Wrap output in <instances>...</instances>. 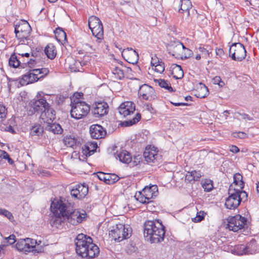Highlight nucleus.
Segmentation results:
<instances>
[{
  "label": "nucleus",
  "mask_w": 259,
  "mask_h": 259,
  "mask_svg": "<svg viewBox=\"0 0 259 259\" xmlns=\"http://www.w3.org/2000/svg\"><path fill=\"white\" fill-rule=\"evenodd\" d=\"M76 252L82 258L91 259L96 257L100 252L99 248L93 243L92 238L83 234H78L75 240Z\"/></svg>",
  "instance_id": "obj_1"
},
{
  "label": "nucleus",
  "mask_w": 259,
  "mask_h": 259,
  "mask_svg": "<svg viewBox=\"0 0 259 259\" xmlns=\"http://www.w3.org/2000/svg\"><path fill=\"white\" fill-rule=\"evenodd\" d=\"M165 227L159 220L147 221L144 225V236L151 243L162 241L165 235Z\"/></svg>",
  "instance_id": "obj_2"
},
{
  "label": "nucleus",
  "mask_w": 259,
  "mask_h": 259,
  "mask_svg": "<svg viewBox=\"0 0 259 259\" xmlns=\"http://www.w3.org/2000/svg\"><path fill=\"white\" fill-rule=\"evenodd\" d=\"M73 207V204L63 198L55 199L51 205L52 212L55 215H61L64 219L68 213H70Z\"/></svg>",
  "instance_id": "obj_3"
},
{
  "label": "nucleus",
  "mask_w": 259,
  "mask_h": 259,
  "mask_svg": "<svg viewBox=\"0 0 259 259\" xmlns=\"http://www.w3.org/2000/svg\"><path fill=\"white\" fill-rule=\"evenodd\" d=\"M74 104H71L70 111L72 117L79 119L86 116L90 110V106L83 101H77Z\"/></svg>",
  "instance_id": "obj_4"
},
{
  "label": "nucleus",
  "mask_w": 259,
  "mask_h": 259,
  "mask_svg": "<svg viewBox=\"0 0 259 259\" xmlns=\"http://www.w3.org/2000/svg\"><path fill=\"white\" fill-rule=\"evenodd\" d=\"M131 229L126 228L124 225L119 224L112 227L109 230V234L115 240L120 242L131 236Z\"/></svg>",
  "instance_id": "obj_5"
},
{
  "label": "nucleus",
  "mask_w": 259,
  "mask_h": 259,
  "mask_svg": "<svg viewBox=\"0 0 259 259\" xmlns=\"http://www.w3.org/2000/svg\"><path fill=\"white\" fill-rule=\"evenodd\" d=\"M227 228L233 232H237L247 227V219L240 214L229 217L227 219Z\"/></svg>",
  "instance_id": "obj_6"
},
{
  "label": "nucleus",
  "mask_w": 259,
  "mask_h": 259,
  "mask_svg": "<svg viewBox=\"0 0 259 259\" xmlns=\"http://www.w3.org/2000/svg\"><path fill=\"white\" fill-rule=\"evenodd\" d=\"M246 56V51L244 45L241 43H233L230 46L229 56L232 60L241 61L245 58Z\"/></svg>",
  "instance_id": "obj_7"
},
{
  "label": "nucleus",
  "mask_w": 259,
  "mask_h": 259,
  "mask_svg": "<svg viewBox=\"0 0 259 259\" xmlns=\"http://www.w3.org/2000/svg\"><path fill=\"white\" fill-rule=\"evenodd\" d=\"M229 196L226 199L225 207L229 209H235L240 205L239 198L236 191V188L230 185L228 190Z\"/></svg>",
  "instance_id": "obj_8"
},
{
  "label": "nucleus",
  "mask_w": 259,
  "mask_h": 259,
  "mask_svg": "<svg viewBox=\"0 0 259 259\" xmlns=\"http://www.w3.org/2000/svg\"><path fill=\"white\" fill-rule=\"evenodd\" d=\"M87 213L83 210L79 211L78 209H74V207L70 213H68L64 220H66L70 224L76 226L81 223L86 218Z\"/></svg>",
  "instance_id": "obj_9"
},
{
  "label": "nucleus",
  "mask_w": 259,
  "mask_h": 259,
  "mask_svg": "<svg viewBox=\"0 0 259 259\" xmlns=\"http://www.w3.org/2000/svg\"><path fill=\"white\" fill-rule=\"evenodd\" d=\"M138 95L145 100L153 101L157 98L154 89L151 86L144 84L139 87Z\"/></svg>",
  "instance_id": "obj_10"
},
{
  "label": "nucleus",
  "mask_w": 259,
  "mask_h": 259,
  "mask_svg": "<svg viewBox=\"0 0 259 259\" xmlns=\"http://www.w3.org/2000/svg\"><path fill=\"white\" fill-rule=\"evenodd\" d=\"M108 107L105 102H96L93 105L92 113L95 117H102L108 113Z\"/></svg>",
  "instance_id": "obj_11"
},
{
  "label": "nucleus",
  "mask_w": 259,
  "mask_h": 259,
  "mask_svg": "<svg viewBox=\"0 0 259 259\" xmlns=\"http://www.w3.org/2000/svg\"><path fill=\"white\" fill-rule=\"evenodd\" d=\"M89 192L88 186L85 184H78L74 186L71 190L70 194L72 197L81 199L84 198Z\"/></svg>",
  "instance_id": "obj_12"
},
{
  "label": "nucleus",
  "mask_w": 259,
  "mask_h": 259,
  "mask_svg": "<svg viewBox=\"0 0 259 259\" xmlns=\"http://www.w3.org/2000/svg\"><path fill=\"white\" fill-rule=\"evenodd\" d=\"M121 54L124 60L131 64H135L138 62L139 54L132 48H127L124 49Z\"/></svg>",
  "instance_id": "obj_13"
},
{
  "label": "nucleus",
  "mask_w": 259,
  "mask_h": 259,
  "mask_svg": "<svg viewBox=\"0 0 259 259\" xmlns=\"http://www.w3.org/2000/svg\"><path fill=\"white\" fill-rule=\"evenodd\" d=\"M37 97V100L34 101L32 105L35 112H40L41 113L50 105L47 102V98L44 96H41L39 93H38Z\"/></svg>",
  "instance_id": "obj_14"
},
{
  "label": "nucleus",
  "mask_w": 259,
  "mask_h": 259,
  "mask_svg": "<svg viewBox=\"0 0 259 259\" xmlns=\"http://www.w3.org/2000/svg\"><path fill=\"white\" fill-rule=\"evenodd\" d=\"M118 109L120 114L125 117L134 113L135 111V105L132 102H125L120 104Z\"/></svg>",
  "instance_id": "obj_15"
},
{
  "label": "nucleus",
  "mask_w": 259,
  "mask_h": 259,
  "mask_svg": "<svg viewBox=\"0 0 259 259\" xmlns=\"http://www.w3.org/2000/svg\"><path fill=\"white\" fill-rule=\"evenodd\" d=\"M90 133L91 137L95 139L104 138L106 134V130L100 125L93 124L90 127Z\"/></svg>",
  "instance_id": "obj_16"
},
{
  "label": "nucleus",
  "mask_w": 259,
  "mask_h": 259,
  "mask_svg": "<svg viewBox=\"0 0 259 259\" xmlns=\"http://www.w3.org/2000/svg\"><path fill=\"white\" fill-rule=\"evenodd\" d=\"M99 180L108 185L113 184L119 180V177L114 174H106L103 172H97Z\"/></svg>",
  "instance_id": "obj_17"
},
{
  "label": "nucleus",
  "mask_w": 259,
  "mask_h": 259,
  "mask_svg": "<svg viewBox=\"0 0 259 259\" xmlns=\"http://www.w3.org/2000/svg\"><path fill=\"white\" fill-rule=\"evenodd\" d=\"M192 5L190 0H180L179 3H174L175 8L178 9L180 13H187L188 17L190 16V10L192 9Z\"/></svg>",
  "instance_id": "obj_18"
},
{
  "label": "nucleus",
  "mask_w": 259,
  "mask_h": 259,
  "mask_svg": "<svg viewBox=\"0 0 259 259\" xmlns=\"http://www.w3.org/2000/svg\"><path fill=\"white\" fill-rule=\"evenodd\" d=\"M40 117L44 122L50 123L55 119L56 112L49 105L46 109L42 111Z\"/></svg>",
  "instance_id": "obj_19"
},
{
  "label": "nucleus",
  "mask_w": 259,
  "mask_h": 259,
  "mask_svg": "<svg viewBox=\"0 0 259 259\" xmlns=\"http://www.w3.org/2000/svg\"><path fill=\"white\" fill-rule=\"evenodd\" d=\"M43 77L44 75H41L40 77L34 76V75L32 73L31 71L30 70L27 74L22 76V77L19 82L22 85H27L29 83H32L36 82L40 78Z\"/></svg>",
  "instance_id": "obj_20"
},
{
  "label": "nucleus",
  "mask_w": 259,
  "mask_h": 259,
  "mask_svg": "<svg viewBox=\"0 0 259 259\" xmlns=\"http://www.w3.org/2000/svg\"><path fill=\"white\" fill-rule=\"evenodd\" d=\"M97 147L96 142H87L82 147V153L86 156H90L95 153Z\"/></svg>",
  "instance_id": "obj_21"
},
{
  "label": "nucleus",
  "mask_w": 259,
  "mask_h": 259,
  "mask_svg": "<svg viewBox=\"0 0 259 259\" xmlns=\"http://www.w3.org/2000/svg\"><path fill=\"white\" fill-rule=\"evenodd\" d=\"M143 155L148 163L153 162L158 156L157 151L155 149L146 148Z\"/></svg>",
  "instance_id": "obj_22"
},
{
  "label": "nucleus",
  "mask_w": 259,
  "mask_h": 259,
  "mask_svg": "<svg viewBox=\"0 0 259 259\" xmlns=\"http://www.w3.org/2000/svg\"><path fill=\"white\" fill-rule=\"evenodd\" d=\"M31 27L27 21L22 20L15 24V33L20 31H30Z\"/></svg>",
  "instance_id": "obj_23"
},
{
  "label": "nucleus",
  "mask_w": 259,
  "mask_h": 259,
  "mask_svg": "<svg viewBox=\"0 0 259 259\" xmlns=\"http://www.w3.org/2000/svg\"><path fill=\"white\" fill-rule=\"evenodd\" d=\"M116 158H118L120 161L128 164L132 161V156L126 150H121L117 154Z\"/></svg>",
  "instance_id": "obj_24"
},
{
  "label": "nucleus",
  "mask_w": 259,
  "mask_h": 259,
  "mask_svg": "<svg viewBox=\"0 0 259 259\" xmlns=\"http://www.w3.org/2000/svg\"><path fill=\"white\" fill-rule=\"evenodd\" d=\"M171 74L173 77L177 79H182L184 76V72L180 65L173 64L171 66Z\"/></svg>",
  "instance_id": "obj_25"
},
{
  "label": "nucleus",
  "mask_w": 259,
  "mask_h": 259,
  "mask_svg": "<svg viewBox=\"0 0 259 259\" xmlns=\"http://www.w3.org/2000/svg\"><path fill=\"white\" fill-rule=\"evenodd\" d=\"M16 248L20 251L24 252H30V248L29 247L27 241H26V238L18 240L16 244Z\"/></svg>",
  "instance_id": "obj_26"
},
{
  "label": "nucleus",
  "mask_w": 259,
  "mask_h": 259,
  "mask_svg": "<svg viewBox=\"0 0 259 259\" xmlns=\"http://www.w3.org/2000/svg\"><path fill=\"white\" fill-rule=\"evenodd\" d=\"M202 177V174L200 171L192 170L191 172H188L186 175V180L191 182L192 181H199Z\"/></svg>",
  "instance_id": "obj_27"
},
{
  "label": "nucleus",
  "mask_w": 259,
  "mask_h": 259,
  "mask_svg": "<svg viewBox=\"0 0 259 259\" xmlns=\"http://www.w3.org/2000/svg\"><path fill=\"white\" fill-rule=\"evenodd\" d=\"M47 128L54 134H61L63 132V129L61 125L56 122L47 123Z\"/></svg>",
  "instance_id": "obj_28"
},
{
  "label": "nucleus",
  "mask_w": 259,
  "mask_h": 259,
  "mask_svg": "<svg viewBox=\"0 0 259 259\" xmlns=\"http://www.w3.org/2000/svg\"><path fill=\"white\" fill-rule=\"evenodd\" d=\"M245 245L246 254H254L257 251V247L256 242L254 239H252Z\"/></svg>",
  "instance_id": "obj_29"
},
{
  "label": "nucleus",
  "mask_w": 259,
  "mask_h": 259,
  "mask_svg": "<svg viewBox=\"0 0 259 259\" xmlns=\"http://www.w3.org/2000/svg\"><path fill=\"white\" fill-rule=\"evenodd\" d=\"M94 36L97 37L98 40H101L103 37V26L102 23L100 24L98 26L95 27L91 29Z\"/></svg>",
  "instance_id": "obj_30"
},
{
  "label": "nucleus",
  "mask_w": 259,
  "mask_h": 259,
  "mask_svg": "<svg viewBox=\"0 0 259 259\" xmlns=\"http://www.w3.org/2000/svg\"><path fill=\"white\" fill-rule=\"evenodd\" d=\"M234 181L233 184L231 185H234L238 187V188H240V189H242L244 188V182L243 181V177L241 174L239 173H236L233 176Z\"/></svg>",
  "instance_id": "obj_31"
},
{
  "label": "nucleus",
  "mask_w": 259,
  "mask_h": 259,
  "mask_svg": "<svg viewBox=\"0 0 259 259\" xmlns=\"http://www.w3.org/2000/svg\"><path fill=\"white\" fill-rule=\"evenodd\" d=\"M44 133V128L39 124H35L30 130V134L32 136H40Z\"/></svg>",
  "instance_id": "obj_32"
},
{
  "label": "nucleus",
  "mask_w": 259,
  "mask_h": 259,
  "mask_svg": "<svg viewBox=\"0 0 259 259\" xmlns=\"http://www.w3.org/2000/svg\"><path fill=\"white\" fill-rule=\"evenodd\" d=\"M187 48H186L182 43L180 42V41H177L176 43V45H174V44H172L170 46V50L172 52V55L173 56H178L179 51H181V49H183L184 51H185L186 49Z\"/></svg>",
  "instance_id": "obj_33"
},
{
  "label": "nucleus",
  "mask_w": 259,
  "mask_h": 259,
  "mask_svg": "<svg viewBox=\"0 0 259 259\" xmlns=\"http://www.w3.org/2000/svg\"><path fill=\"white\" fill-rule=\"evenodd\" d=\"M45 53L47 57L50 59H53L55 58L57 52L55 50V47L53 44H49L45 48Z\"/></svg>",
  "instance_id": "obj_34"
},
{
  "label": "nucleus",
  "mask_w": 259,
  "mask_h": 259,
  "mask_svg": "<svg viewBox=\"0 0 259 259\" xmlns=\"http://www.w3.org/2000/svg\"><path fill=\"white\" fill-rule=\"evenodd\" d=\"M55 37L59 41H62L66 39V32L61 27H58L54 31Z\"/></svg>",
  "instance_id": "obj_35"
},
{
  "label": "nucleus",
  "mask_w": 259,
  "mask_h": 259,
  "mask_svg": "<svg viewBox=\"0 0 259 259\" xmlns=\"http://www.w3.org/2000/svg\"><path fill=\"white\" fill-rule=\"evenodd\" d=\"M154 81L156 82H158L159 85L164 89L167 90V91L169 93L174 92L175 91L173 90V88L171 87L170 84L167 83L166 81L164 79H154Z\"/></svg>",
  "instance_id": "obj_36"
},
{
  "label": "nucleus",
  "mask_w": 259,
  "mask_h": 259,
  "mask_svg": "<svg viewBox=\"0 0 259 259\" xmlns=\"http://www.w3.org/2000/svg\"><path fill=\"white\" fill-rule=\"evenodd\" d=\"M141 116L140 113H137L135 116H134L132 119H130L128 120L124 121L122 122V125L124 126H129L133 125L138 122L141 119Z\"/></svg>",
  "instance_id": "obj_37"
},
{
  "label": "nucleus",
  "mask_w": 259,
  "mask_h": 259,
  "mask_svg": "<svg viewBox=\"0 0 259 259\" xmlns=\"http://www.w3.org/2000/svg\"><path fill=\"white\" fill-rule=\"evenodd\" d=\"M64 144L69 147L73 148L76 144V139L72 136H66L63 139Z\"/></svg>",
  "instance_id": "obj_38"
},
{
  "label": "nucleus",
  "mask_w": 259,
  "mask_h": 259,
  "mask_svg": "<svg viewBox=\"0 0 259 259\" xmlns=\"http://www.w3.org/2000/svg\"><path fill=\"white\" fill-rule=\"evenodd\" d=\"M102 23L100 19L95 16H91L88 21V24L90 29L94 28L95 27L98 26V25Z\"/></svg>",
  "instance_id": "obj_39"
},
{
  "label": "nucleus",
  "mask_w": 259,
  "mask_h": 259,
  "mask_svg": "<svg viewBox=\"0 0 259 259\" xmlns=\"http://www.w3.org/2000/svg\"><path fill=\"white\" fill-rule=\"evenodd\" d=\"M62 218L63 217L61 215H55L50 220V223L52 226L59 228L63 222Z\"/></svg>",
  "instance_id": "obj_40"
},
{
  "label": "nucleus",
  "mask_w": 259,
  "mask_h": 259,
  "mask_svg": "<svg viewBox=\"0 0 259 259\" xmlns=\"http://www.w3.org/2000/svg\"><path fill=\"white\" fill-rule=\"evenodd\" d=\"M201 185L206 192H210L213 188V181L210 179H205L202 181Z\"/></svg>",
  "instance_id": "obj_41"
},
{
  "label": "nucleus",
  "mask_w": 259,
  "mask_h": 259,
  "mask_svg": "<svg viewBox=\"0 0 259 259\" xmlns=\"http://www.w3.org/2000/svg\"><path fill=\"white\" fill-rule=\"evenodd\" d=\"M9 64L13 68H17L20 65V61L15 54L11 56L9 60Z\"/></svg>",
  "instance_id": "obj_42"
},
{
  "label": "nucleus",
  "mask_w": 259,
  "mask_h": 259,
  "mask_svg": "<svg viewBox=\"0 0 259 259\" xmlns=\"http://www.w3.org/2000/svg\"><path fill=\"white\" fill-rule=\"evenodd\" d=\"M84 65L85 63L84 62L75 61L74 64L70 66V68L72 72L81 71L82 67Z\"/></svg>",
  "instance_id": "obj_43"
},
{
  "label": "nucleus",
  "mask_w": 259,
  "mask_h": 259,
  "mask_svg": "<svg viewBox=\"0 0 259 259\" xmlns=\"http://www.w3.org/2000/svg\"><path fill=\"white\" fill-rule=\"evenodd\" d=\"M82 50L86 55H91L96 51V49L89 44H84L82 45Z\"/></svg>",
  "instance_id": "obj_44"
},
{
  "label": "nucleus",
  "mask_w": 259,
  "mask_h": 259,
  "mask_svg": "<svg viewBox=\"0 0 259 259\" xmlns=\"http://www.w3.org/2000/svg\"><path fill=\"white\" fill-rule=\"evenodd\" d=\"M112 73L117 79H122L124 77L123 70L119 67H115L112 70Z\"/></svg>",
  "instance_id": "obj_45"
},
{
  "label": "nucleus",
  "mask_w": 259,
  "mask_h": 259,
  "mask_svg": "<svg viewBox=\"0 0 259 259\" xmlns=\"http://www.w3.org/2000/svg\"><path fill=\"white\" fill-rule=\"evenodd\" d=\"M16 241V236L14 234L10 235L9 237L5 238V241L2 244L3 247H6L9 245H12Z\"/></svg>",
  "instance_id": "obj_46"
},
{
  "label": "nucleus",
  "mask_w": 259,
  "mask_h": 259,
  "mask_svg": "<svg viewBox=\"0 0 259 259\" xmlns=\"http://www.w3.org/2000/svg\"><path fill=\"white\" fill-rule=\"evenodd\" d=\"M236 191L237 192V195L240 199V203L241 201L245 202L247 200L248 195L245 191H242L240 188H236Z\"/></svg>",
  "instance_id": "obj_47"
},
{
  "label": "nucleus",
  "mask_w": 259,
  "mask_h": 259,
  "mask_svg": "<svg viewBox=\"0 0 259 259\" xmlns=\"http://www.w3.org/2000/svg\"><path fill=\"white\" fill-rule=\"evenodd\" d=\"M135 197L137 200L143 204L149 203L148 200H147L146 196L143 193V191L139 192L138 193H136Z\"/></svg>",
  "instance_id": "obj_48"
},
{
  "label": "nucleus",
  "mask_w": 259,
  "mask_h": 259,
  "mask_svg": "<svg viewBox=\"0 0 259 259\" xmlns=\"http://www.w3.org/2000/svg\"><path fill=\"white\" fill-rule=\"evenodd\" d=\"M17 33L16 32V36L18 39H21L23 42H24V39H27V37L29 36V34L30 33V31H20Z\"/></svg>",
  "instance_id": "obj_49"
},
{
  "label": "nucleus",
  "mask_w": 259,
  "mask_h": 259,
  "mask_svg": "<svg viewBox=\"0 0 259 259\" xmlns=\"http://www.w3.org/2000/svg\"><path fill=\"white\" fill-rule=\"evenodd\" d=\"M201 92H199L197 97L199 98H204L208 95V88L204 85L203 84V87L201 88Z\"/></svg>",
  "instance_id": "obj_50"
},
{
  "label": "nucleus",
  "mask_w": 259,
  "mask_h": 259,
  "mask_svg": "<svg viewBox=\"0 0 259 259\" xmlns=\"http://www.w3.org/2000/svg\"><path fill=\"white\" fill-rule=\"evenodd\" d=\"M235 250L238 255L246 254L245 245L244 244H239L235 246Z\"/></svg>",
  "instance_id": "obj_51"
},
{
  "label": "nucleus",
  "mask_w": 259,
  "mask_h": 259,
  "mask_svg": "<svg viewBox=\"0 0 259 259\" xmlns=\"http://www.w3.org/2000/svg\"><path fill=\"white\" fill-rule=\"evenodd\" d=\"M0 215L5 216L11 222L14 221V217L12 213L5 209L0 208Z\"/></svg>",
  "instance_id": "obj_52"
},
{
  "label": "nucleus",
  "mask_w": 259,
  "mask_h": 259,
  "mask_svg": "<svg viewBox=\"0 0 259 259\" xmlns=\"http://www.w3.org/2000/svg\"><path fill=\"white\" fill-rule=\"evenodd\" d=\"M150 188H148V187H145L143 190V193L145 194V196H146L147 200H148L149 202H151L150 199L152 198L154 195H153V192H150L149 190Z\"/></svg>",
  "instance_id": "obj_53"
},
{
  "label": "nucleus",
  "mask_w": 259,
  "mask_h": 259,
  "mask_svg": "<svg viewBox=\"0 0 259 259\" xmlns=\"http://www.w3.org/2000/svg\"><path fill=\"white\" fill-rule=\"evenodd\" d=\"M154 70L158 73H162L164 71V63L158 60L157 64L155 65Z\"/></svg>",
  "instance_id": "obj_54"
},
{
  "label": "nucleus",
  "mask_w": 259,
  "mask_h": 259,
  "mask_svg": "<svg viewBox=\"0 0 259 259\" xmlns=\"http://www.w3.org/2000/svg\"><path fill=\"white\" fill-rule=\"evenodd\" d=\"M83 93H75L74 94L72 98H71V104H74V103L77 102L76 101H81L80 100V98L83 97Z\"/></svg>",
  "instance_id": "obj_55"
},
{
  "label": "nucleus",
  "mask_w": 259,
  "mask_h": 259,
  "mask_svg": "<svg viewBox=\"0 0 259 259\" xmlns=\"http://www.w3.org/2000/svg\"><path fill=\"white\" fill-rule=\"evenodd\" d=\"M204 212L203 211H200L197 212L196 216L192 219L194 222L197 223L201 221L204 218Z\"/></svg>",
  "instance_id": "obj_56"
},
{
  "label": "nucleus",
  "mask_w": 259,
  "mask_h": 259,
  "mask_svg": "<svg viewBox=\"0 0 259 259\" xmlns=\"http://www.w3.org/2000/svg\"><path fill=\"white\" fill-rule=\"evenodd\" d=\"M26 241H27V242L29 244V247L30 248V251H33L34 250L33 248L35 247V245L37 243L36 241L33 239L27 238Z\"/></svg>",
  "instance_id": "obj_57"
},
{
  "label": "nucleus",
  "mask_w": 259,
  "mask_h": 259,
  "mask_svg": "<svg viewBox=\"0 0 259 259\" xmlns=\"http://www.w3.org/2000/svg\"><path fill=\"white\" fill-rule=\"evenodd\" d=\"M233 136L235 138H239L240 139H245L247 137V134L242 132L233 133Z\"/></svg>",
  "instance_id": "obj_58"
},
{
  "label": "nucleus",
  "mask_w": 259,
  "mask_h": 259,
  "mask_svg": "<svg viewBox=\"0 0 259 259\" xmlns=\"http://www.w3.org/2000/svg\"><path fill=\"white\" fill-rule=\"evenodd\" d=\"M213 83L218 84L220 87H222L225 85V83L223 81L220 76H215L213 79Z\"/></svg>",
  "instance_id": "obj_59"
},
{
  "label": "nucleus",
  "mask_w": 259,
  "mask_h": 259,
  "mask_svg": "<svg viewBox=\"0 0 259 259\" xmlns=\"http://www.w3.org/2000/svg\"><path fill=\"white\" fill-rule=\"evenodd\" d=\"M7 109L3 105L0 104V118H4L6 117Z\"/></svg>",
  "instance_id": "obj_60"
},
{
  "label": "nucleus",
  "mask_w": 259,
  "mask_h": 259,
  "mask_svg": "<svg viewBox=\"0 0 259 259\" xmlns=\"http://www.w3.org/2000/svg\"><path fill=\"white\" fill-rule=\"evenodd\" d=\"M238 114L241 116L243 119L247 120L249 121H252L254 120L252 117H251L248 114H247L246 113H238Z\"/></svg>",
  "instance_id": "obj_61"
},
{
  "label": "nucleus",
  "mask_w": 259,
  "mask_h": 259,
  "mask_svg": "<svg viewBox=\"0 0 259 259\" xmlns=\"http://www.w3.org/2000/svg\"><path fill=\"white\" fill-rule=\"evenodd\" d=\"M184 55H185V58H188L192 56L193 55V52L189 49H187L184 51Z\"/></svg>",
  "instance_id": "obj_62"
},
{
  "label": "nucleus",
  "mask_w": 259,
  "mask_h": 259,
  "mask_svg": "<svg viewBox=\"0 0 259 259\" xmlns=\"http://www.w3.org/2000/svg\"><path fill=\"white\" fill-rule=\"evenodd\" d=\"M148 188H150V189L149 190L150 192L151 193V192H153V195H154V196H156V193L157 192V190H158V189H157V187L156 185H152L150 187H148Z\"/></svg>",
  "instance_id": "obj_63"
},
{
  "label": "nucleus",
  "mask_w": 259,
  "mask_h": 259,
  "mask_svg": "<svg viewBox=\"0 0 259 259\" xmlns=\"http://www.w3.org/2000/svg\"><path fill=\"white\" fill-rule=\"evenodd\" d=\"M4 158L5 159H7L9 163L11 165H12L14 163V160L11 158L10 157V156L7 152L6 153V154H5Z\"/></svg>",
  "instance_id": "obj_64"
}]
</instances>
